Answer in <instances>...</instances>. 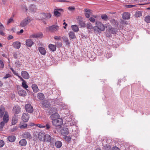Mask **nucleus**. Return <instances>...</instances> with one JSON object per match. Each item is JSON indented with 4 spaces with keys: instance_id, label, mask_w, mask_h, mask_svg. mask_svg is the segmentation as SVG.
I'll return each mask as SVG.
<instances>
[{
    "instance_id": "obj_1",
    "label": "nucleus",
    "mask_w": 150,
    "mask_h": 150,
    "mask_svg": "<svg viewBox=\"0 0 150 150\" xmlns=\"http://www.w3.org/2000/svg\"><path fill=\"white\" fill-rule=\"evenodd\" d=\"M105 29V26L102 23L98 21L96 22V26H94V32L95 34H98Z\"/></svg>"
},
{
    "instance_id": "obj_2",
    "label": "nucleus",
    "mask_w": 150,
    "mask_h": 150,
    "mask_svg": "<svg viewBox=\"0 0 150 150\" xmlns=\"http://www.w3.org/2000/svg\"><path fill=\"white\" fill-rule=\"evenodd\" d=\"M53 125L55 127H59L61 126L63 123V120L62 118L59 117L54 120L52 121Z\"/></svg>"
},
{
    "instance_id": "obj_3",
    "label": "nucleus",
    "mask_w": 150,
    "mask_h": 150,
    "mask_svg": "<svg viewBox=\"0 0 150 150\" xmlns=\"http://www.w3.org/2000/svg\"><path fill=\"white\" fill-rule=\"evenodd\" d=\"M31 21L30 18L28 17L23 20L20 23V25L22 27H24L27 25Z\"/></svg>"
},
{
    "instance_id": "obj_4",
    "label": "nucleus",
    "mask_w": 150,
    "mask_h": 150,
    "mask_svg": "<svg viewBox=\"0 0 150 150\" xmlns=\"http://www.w3.org/2000/svg\"><path fill=\"white\" fill-rule=\"evenodd\" d=\"M25 108L26 111L28 113H31L33 112V106L30 104L25 105Z\"/></svg>"
},
{
    "instance_id": "obj_5",
    "label": "nucleus",
    "mask_w": 150,
    "mask_h": 150,
    "mask_svg": "<svg viewBox=\"0 0 150 150\" xmlns=\"http://www.w3.org/2000/svg\"><path fill=\"white\" fill-rule=\"evenodd\" d=\"M47 29H48L50 32H53L58 31L59 29V27L57 25H54L49 26L48 28H47Z\"/></svg>"
},
{
    "instance_id": "obj_6",
    "label": "nucleus",
    "mask_w": 150,
    "mask_h": 150,
    "mask_svg": "<svg viewBox=\"0 0 150 150\" xmlns=\"http://www.w3.org/2000/svg\"><path fill=\"white\" fill-rule=\"evenodd\" d=\"M23 137L28 140H30L32 138V136L29 132H25L22 134Z\"/></svg>"
},
{
    "instance_id": "obj_7",
    "label": "nucleus",
    "mask_w": 150,
    "mask_h": 150,
    "mask_svg": "<svg viewBox=\"0 0 150 150\" xmlns=\"http://www.w3.org/2000/svg\"><path fill=\"white\" fill-rule=\"evenodd\" d=\"M3 119V121L2 122L6 124L8 122L9 120V116L7 112H5Z\"/></svg>"
},
{
    "instance_id": "obj_8",
    "label": "nucleus",
    "mask_w": 150,
    "mask_h": 150,
    "mask_svg": "<svg viewBox=\"0 0 150 150\" xmlns=\"http://www.w3.org/2000/svg\"><path fill=\"white\" fill-rule=\"evenodd\" d=\"M52 15L50 13H42L40 14V16L43 19H47L50 18L51 17Z\"/></svg>"
},
{
    "instance_id": "obj_9",
    "label": "nucleus",
    "mask_w": 150,
    "mask_h": 150,
    "mask_svg": "<svg viewBox=\"0 0 150 150\" xmlns=\"http://www.w3.org/2000/svg\"><path fill=\"white\" fill-rule=\"evenodd\" d=\"M50 114V118L52 121L54 120L59 117V115L58 112H55L54 113H52Z\"/></svg>"
},
{
    "instance_id": "obj_10",
    "label": "nucleus",
    "mask_w": 150,
    "mask_h": 150,
    "mask_svg": "<svg viewBox=\"0 0 150 150\" xmlns=\"http://www.w3.org/2000/svg\"><path fill=\"white\" fill-rule=\"evenodd\" d=\"M29 118V115L28 113H24L22 116V119L24 122L28 121Z\"/></svg>"
},
{
    "instance_id": "obj_11",
    "label": "nucleus",
    "mask_w": 150,
    "mask_h": 150,
    "mask_svg": "<svg viewBox=\"0 0 150 150\" xmlns=\"http://www.w3.org/2000/svg\"><path fill=\"white\" fill-rule=\"evenodd\" d=\"M45 140L47 142H50L51 143H54V139L51 137V136L48 134L45 135Z\"/></svg>"
},
{
    "instance_id": "obj_12",
    "label": "nucleus",
    "mask_w": 150,
    "mask_h": 150,
    "mask_svg": "<svg viewBox=\"0 0 150 150\" xmlns=\"http://www.w3.org/2000/svg\"><path fill=\"white\" fill-rule=\"evenodd\" d=\"M43 108H48L50 106V104L49 102L47 100H45L41 103Z\"/></svg>"
},
{
    "instance_id": "obj_13",
    "label": "nucleus",
    "mask_w": 150,
    "mask_h": 150,
    "mask_svg": "<svg viewBox=\"0 0 150 150\" xmlns=\"http://www.w3.org/2000/svg\"><path fill=\"white\" fill-rule=\"evenodd\" d=\"M21 76L23 78L25 79H28L30 77L28 73L26 71H23L21 72Z\"/></svg>"
},
{
    "instance_id": "obj_14",
    "label": "nucleus",
    "mask_w": 150,
    "mask_h": 150,
    "mask_svg": "<svg viewBox=\"0 0 150 150\" xmlns=\"http://www.w3.org/2000/svg\"><path fill=\"white\" fill-rule=\"evenodd\" d=\"M87 28L88 29V31L89 32L92 33V31H94V27H93L92 24L89 23H87L86 25Z\"/></svg>"
},
{
    "instance_id": "obj_15",
    "label": "nucleus",
    "mask_w": 150,
    "mask_h": 150,
    "mask_svg": "<svg viewBox=\"0 0 150 150\" xmlns=\"http://www.w3.org/2000/svg\"><path fill=\"white\" fill-rule=\"evenodd\" d=\"M63 11V10L62 8L55 9L54 11V14L55 16L59 17L61 15L60 12Z\"/></svg>"
},
{
    "instance_id": "obj_16",
    "label": "nucleus",
    "mask_w": 150,
    "mask_h": 150,
    "mask_svg": "<svg viewBox=\"0 0 150 150\" xmlns=\"http://www.w3.org/2000/svg\"><path fill=\"white\" fill-rule=\"evenodd\" d=\"M13 112L16 114H18L21 112V108L18 105L14 106L13 108Z\"/></svg>"
},
{
    "instance_id": "obj_17",
    "label": "nucleus",
    "mask_w": 150,
    "mask_h": 150,
    "mask_svg": "<svg viewBox=\"0 0 150 150\" xmlns=\"http://www.w3.org/2000/svg\"><path fill=\"white\" fill-rule=\"evenodd\" d=\"M61 133L62 135L64 136L68 134L69 133L68 128L67 127H64L61 130Z\"/></svg>"
},
{
    "instance_id": "obj_18",
    "label": "nucleus",
    "mask_w": 150,
    "mask_h": 150,
    "mask_svg": "<svg viewBox=\"0 0 150 150\" xmlns=\"http://www.w3.org/2000/svg\"><path fill=\"white\" fill-rule=\"evenodd\" d=\"M33 42L31 39H28L26 40L25 44L27 47H31L33 45Z\"/></svg>"
},
{
    "instance_id": "obj_19",
    "label": "nucleus",
    "mask_w": 150,
    "mask_h": 150,
    "mask_svg": "<svg viewBox=\"0 0 150 150\" xmlns=\"http://www.w3.org/2000/svg\"><path fill=\"white\" fill-rule=\"evenodd\" d=\"M13 45L15 48L18 49L21 46V43L18 41L14 42L13 43Z\"/></svg>"
},
{
    "instance_id": "obj_20",
    "label": "nucleus",
    "mask_w": 150,
    "mask_h": 150,
    "mask_svg": "<svg viewBox=\"0 0 150 150\" xmlns=\"http://www.w3.org/2000/svg\"><path fill=\"white\" fill-rule=\"evenodd\" d=\"M130 14L127 12L124 13L122 14V18L123 19L126 20L129 19L130 18Z\"/></svg>"
},
{
    "instance_id": "obj_21",
    "label": "nucleus",
    "mask_w": 150,
    "mask_h": 150,
    "mask_svg": "<svg viewBox=\"0 0 150 150\" xmlns=\"http://www.w3.org/2000/svg\"><path fill=\"white\" fill-rule=\"evenodd\" d=\"M18 94L20 96L24 97L26 96V91L24 90H21L18 91Z\"/></svg>"
},
{
    "instance_id": "obj_22",
    "label": "nucleus",
    "mask_w": 150,
    "mask_h": 150,
    "mask_svg": "<svg viewBox=\"0 0 150 150\" xmlns=\"http://www.w3.org/2000/svg\"><path fill=\"white\" fill-rule=\"evenodd\" d=\"M31 87L34 93H36L39 91V90L38 87L36 84H33L32 85Z\"/></svg>"
},
{
    "instance_id": "obj_23",
    "label": "nucleus",
    "mask_w": 150,
    "mask_h": 150,
    "mask_svg": "<svg viewBox=\"0 0 150 150\" xmlns=\"http://www.w3.org/2000/svg\"><path fill=\"white\" fill-rule=\"evenodd\" d=\"M38 50L41 54L45 55L46 53V51L45 49L42 47H40L38 48Z\"/></svg>"
},
{
    "instance_id": "obj_24",
    "label": "nucleus",
    "mask_w": 150,
    "mask_h": 150,
    "mask_svg": "<svg viewBox=\"0 0 150 150\" xmlns=\"http://www.w3.org/2000/svg\"><path fill=\"white\" fill-rule=\"evenodd\" d=\"M27 142L25 139H22L19 142V144L21 146H25L27 144Z\"/></svg>"
},
{
    "instance_id": "obj_25",
    "label": "nucleus",
    "mask_w": 150,
    "mask_h": 150,
    "mask_svg": "<svg viewBox=\"0 0 150 150\" xmlns=\"http://www.w3.org/2000/svg\"><path fill=\"white\" fill-rule=\"evenodd\" d=\"M55 112H57V109L55 107H52L51 108L49 111V113L50 114L54 113Z\"/></svg>"
},
{
    "instance_id": "obj_26",
    "label": "nucleus",
    "mask_w": 150,
    "mask_h": 150,
    "mask_svg": "<svg viewBox=\"0 0 150 150\" xmlns=\"http://www.w3.org/2000/svg\"><path fill=\"white\" fill-rule=\"evenodd\" d=\"M5 108L3 105H1L0 107V116L2 117L4 113Z\"/></svg>"
},
{
    "instance_id": "obj_27",
    "label": "nucleus",
    "mask_w": 150,
    "mask_h": 150,
    "mask_svg": "<svg viewBox=\"0 0 150 150\" xmlns=\"http://www.w3.org/2000/svg\"><path fill=\"white\" fill-rule=\"evenodd\" d=\"M37 96L38 98L40 100H43L45 98L44 94L40 93H38Z\"/></svg>"
},
{
    "instance_id": "obj_28",
    "label": "nucleus",
    "mask_w": 150,
    "mask_h": 150,
    "mask_svg": "<svg viewBox=\"0 0 150 150\" xmlns=\"http://www.w3.org/2000/svg\"><path fill=\"white\" fill-rule=\"evenodd\" d=\"M48 47L50 50L52 51H54L56 50V47L55 45L50 44Z\"/></svg>"
},
{
    "instance_id": "obj_29",
    "label": "nucleus",
    "mask_w": 150,
    "mask_h": 150,
    "mask_svg": "<svg viewBox=\"0 0 150 150\" xmlns=\"http://www.w3.org/2000/svg\"><path fill=\"white\" fill-rule=\"evenodd\" d=\"M16 137L14 136H10L8 137V140L11 142H14L16 139Z\"/></svg>"
},
{
    "instance_id": "obj_30",
    "label": "nucleus",
    "mask_w": 150,
    "mask_h": 150,
    "mask_svg": "<svg viewBox=\"0 0 150 150\" xmlns=\"http://www.w3.org/2000/svg\"><path fill=\"white\" fill-rule=\"evenodd\" d=\"M69 35L70 38L71 39H74L76 38L75 33L73 32H70Z\"/></svg>"
},
{
    "instance_id": "obj_31",
    "label": "nucleus",
    "mask_w": 150,
    "mask_h": 150,
    "mask_svg": "<svg viewBox=\"0 0 150 150\" xmlns=\"http://www.w3.org/2000/svg\"><path fill=\"white\" fill-rule=\"evenodd\" d=\"M28 125L24 123H20V128L21 129H25L27 128Z\"/></svg>"
},
{
    "instance_id": "obj_32",
    "label": "nucleus",
    "mask_w": 150,
    "mask_h": 150,
    "mask_svg": "<svg viewBox=\"0 0 150 150\" xmlns=\"http://www.w3.org/2000/svg\"><path fill=\"white\" fill-rule=\"evenodd\" d=\"M62 38L63 41L65 43L66 45H69L70 44V42L68 38L66 37H63Z\"/></svg>"
},
{
    "instance_id": "obj_33",
    "label": "nucleus",
    "mask_w": 150,
    "mask_h": 150,
    "mask_svg": "<svg viewBox=\"0 0 150 150\" xmlns=\"http://www.w3.org/2000/svg\"><path fill=\"white\" fill-rule=\"evenodd\" d=\"M71 28L72 30L75 32H77L79 30V28L76 25H72Z\"/></svg>"
},
{
    "instance_id": "obj_34",
    "label": "nucleus",
    "mask_w": 150,
    "mask_h": 150,
    "mask_svg": "<svg viewBox=\"0 0 150 150\" xmlns=\"http://www.w3.org/2000/svg\"><path fill=\"white\" fill-rule=\"evenodd\" d=\"M55 145L56 147L59 148L62 146V143L60 141H57L55 143Z\"/></svg>"
},
{
    "instance_id": "obj_35",
    "label": "nucleus",
    "mask_w": 150,
    "mask_h": 150,
    "mask_svg": "<svg viewBox=\"0 0 150 150\" xmlns=\"http://www.w3.org/2000/svg\"><path fill=\"white\" fill-rule=\"evenodd\" d=\"M110 32L111 34H114L116 33V29L115 28H112V27H110L109 28Z\"/></svg>"
},
{
    "instance_id": "obj_36",
    "label": "nucleus",
    "mask_w": 150,
    "mask_h": 150,
    "mask_svg": "<svg viewBox=\"0 0 150 150\" xmlns=\"http://www.w3.org/2000/svg\"><path fill=\"white\" fill-rule=\"evenodd\" d=\"M111 23L114 26H117L118 25V22L115 19H112L111 21Z\"/></svg>"
},
{
    "instance_id": "obj_37",
    "label": "nucleus",
    "mask_w": 150,
    "mask_h": 150,
    "mask_svg": "<svg viewBox=\"0 0 150 150\" xmlns=\"http://www.w3.org/2000/svg\"><path fill=\"white\" fill-rule=\"evenodd\" d=\"M142 16V13L141 11H137L135 14V16L137 17H139Z\"/></svg>"
},
{
    "instance_id": "obj_38",
    "label": "nucleus",
    "mask_w": 150,
    "mask_h": 150,
    "mask_svg": "<svg viewBox=\"0 0 150 150\" xmlns=\"http://www.w3.org/2000/svg\"><path fill=\"white\" fill-rule=\"evenodd\" d=\"M29 9L33 12H34L36 10L35 6L33 4H31L29 7Z\"/></svg>"
},
{
    "instance_id": "obj_39",
    "label": "nucleus",
    "mask_w": 150,
    "mask_h": 150,
    "mask_svg": "<svg viewBox=\"0 0 150 150\" xmlns=\"http://www.w3.org/2000/svg\"><path fill=\"white\" fill-rule=\"evenodd\" d=\"M68 122H67V126H72L74 125L75 124V122L71 119L68 121Z\"/></svg>"
},
{
    "instance_id": "obj_40",
    "label": "nucleus",
    "mask_w": 150,
    "mask_h": 150,
    "mask_svg": "<svg viewBox=\"0 0 150 150\" xmlns=\"http://www.w3.org/2000/svg\"><path fill=\"white\" fill-rule=\"evenodd\" d=\"M22 86L24 88L26 89L27 90V88H28V85L27 84V83L26 81H24V82H22Z\"/></svg>"
},
{
    "instance_id": "obj_41",
    "label": "nucleus",
    "mask_w": 150,
    "mask_h": 150,
    "mask_svg": "<svg viewBox=\"0 0 150 150\" xmlns=\"http://www.w3.org/2000/svg\"><path fill=\"white\" fill-rule=\"evenodd\" d=\"M79 25L81 27H84L85 26V23L82 21L81 20H79Z\"/></svg>"
},
{
    "instance_id": "obj_42",
    "label": "nucleus",
    "mask_w": 150,
    "mask_h": 150,
    "mask_svg": "<svg viewBox=\"0 0 150 150\" xmlns=\"http://www.w3.org/2000/svg\"><path fill=\"white\" fill-rule=\"evenodd\" d=\"M18 119L16 118H13L12 120V124L13 125H15L17 122Z\"/></svg>"
},
{
    "instance_id": "obj_43",
    "label": "nucleus",
    "mask_w": 150,
    "mask_h": 150,
    "mask_svg": "<svg viewBox=\"0 0 150 150\" xmlns=\"http://www.w3.org/2000/svg\"><path fill=\"white\" fill-rule=\"evenodd\" d=\"M36 37L37 38H41L42 37L43 34L41 32H39L36 33Z\"/></svg>"
},
{
    "instance_id": "obj_44",
    "label": "nucleus",
    "mask_w": 150,
    "mask_h": 150,
    "mask_svg": "<svg viewBox=\"0 0 150 150\" xmlns=\"http://www.w3.org/2000/svg\"><path fill=\"white\" fill-rule=\"evenodd\" d=\"M145 21L146 23H150V16H146L145 18Z\"/></svg>"
},
{
    "instance_id": "obj_45",
    "label": "nucleus",
    "mask_w": 150,
    "mask_h": 150,
    "mask_svg": "<svg viewBox=\"0 0 150 150\" xmlns=\"http://www.w3.org/2000/svg\"><path fill=\"white\" fill-rule=\"evenodd\" d=\"M6 123L2 121L0 122V130H2Z\"/></svg>"
},
{
    "instance_id": "obj_46",
    "label": "nucleus",
    "mask_w": 150,
    "mask_h": 150,
    "mask_svg": "<svg viewBox=\"0 0 150 150\" xmlns=\"http://www.w3.org/2000/svg\"><path fill=\"white\" fill-rule=\"evenodd\" d=\"M136 6L135 5H125L124 6V7L127 8H131Z\"/></svg>"
},
{
    "instance_id": "obj_47",
    "label": "nucleus",
    "mask_w": 150,
    "mask_h": 150,
    "mask_svg": "<svg viewBox=\"0 0 150 150\" xmlns=\"http://www.w3.org/2000/svg\"><path fill=\"white\" fill-rule=\"evenodd\" d=\"M112 56V53L111 52L109 51L105 55V57L108 58Z\"/></svg>"
},
{
    "instance_id": "obj_48",
    "label": "nucleus",
    "mask_w": 150,
    "mask_h": 150,
    "mask_svg": "<svg viewBox=\"0 0 150 150\" xmlns=\"http://www.w3.org/2000/svg\"><path fill=\"white\" fill-rule=\"evenodd\" d=\"M101 17L105 21H106L108 19V17L105 14H103L101 16Z\"/></svg>"
},
{
    "instance_id": "obj_49",
    "label": "nucleus",
    "mask_w": 150,
    "mask_h": 150,
    "mask_svg": "<svg viewBox=\"0 0 150 150\" xmlns=\"http://www.w3.org/2000/svg\"><path fill=\"white\" fill-rule=\"evenodd\" d=\"M13 16L14 15H13L9 19H8V21L7 22V24H8L9 23H11L13 21Z\"/></svg>"
},
{
    "instance_id": "obj_50",
    "label": "nucleus",
    "mask_w": 150,
    "mask_h": 150,
    "mask_svg": "<svg viewBox=\"0 0 150 150\" xmlns=\"http://www.w3.org/2000/svg\"><path fill=\"white\" fill-rule=\"evenodd\" d=\"M11 77V75L9 74H6L3 77L4 79H6L8 78H10Z\"/></svg>"
},
{
    "instance_id": "obj_51",
    "label": "nucleus",
    "mask_w": 150,
    "mask_h": 150,
    "mask_svg": "<svg viewBox=\"0 0 150 150\" xmlns=\"http://www.w3.org/2000/svg\"><path fill=\"white\" fill-rule=\"evenodd\" d=\"M29 38H37L36 33L31 35H30Z\"/></svg>"
},
{
    "instance_id": "obj_52",
    "label": "nucleus",
    "mask_w": 150,
    "mask_h": 150,
    "mask_svg": "<svg viewBox=\"0 0 150 150\" xmlns=\"http://www.w3.org/2000/svg\"><path fill=\"white\" fill-rule=\"evenodd\" d=\"M45 126V127L47 130H48L51 127L50 125L48 123H46Z\"/></svg>"
},
{
    "instance_id": "obj_53",
    "label": "nucleus",
    "mask_w": 150,
    "mask_h": 150,
    "mask_svg": "<svg viewBox=\"0 0 150 150\" xmlns=\"http://www.w3.org/2000/svg\"><path fill=\"white\" fill-rule=\"evenodd\" d=\"M4 67V64L2 61L0 60V68L3 69Z\"/></svg>"
},
{
    "instance_id": "obj_54",
    "label": "nucleus",
    "mask_w": 150,
    "mask_h": 150,
    "mask_svg": "<svg viewBox=\"0 0 150 150\" xmlns=\"http://www.w3.org/2000/svg\"><path fill=\"white\" fill-rule=\"evenodd\" d=\"M35 125L37 126L40 128H44L45 127V126L42 124H38Z\"/></svg>"
},
{
    "instance_id": "obj_55",
    "label": "nucleus",
    "mask_w": 150,
    "mask_h": 150,
    "mask_svg": "<svg viewBox=\"0 0 150 150\" xmlns=\"http://www.w3.org/2000/svg\"><path fill=\"white\" fill-rule=\"evenodd\" d=\"M4 142L2 140H0V147H1L3 146L4 145Z\"/></svg>"
},
{
    "instance_id": "obj_56",
    "label": "nucleus",
    "mask_w": 150,
    "mask_h": 150,
    "mask_svg": "<svg viewBox=\"0 0 150 150\" xmlns=\"http://www.w3.org/2000/svg\"><path fill=\"white\" fill-rule=\"evenodd\" d=\"M10 69L12 71L13 73L15 75H16V76H18V74L17 73H16V71L12 68H10Z\"/></svg>"
},
{
    "instance_id": "obj_57",
    "label": "nucleus",
    "mask_w": 150,
    "mask_h": 150,
    "mask_svg": "<svg viewBox=\"0 0 150 150\" xmlns=\"http://www.w3.org/2000/svg\"><path fill=\"white\" fill-rule=\"evenodd\" d=\"M65 139L66 141H67L68 142H69L70 141L71 138L69 136H66L65 137Z\"/></svg>"
},
{
    "instance_id": "obj_58",
    "label": "nucleus",
    "mask_w": 150,
    "mask_h": 150,
    "mask_svg": "<svg viewBox=\"0 0 150 150\" xmlns=\"http://www.w3.org/2000/svg\"><path fill=\"white\" fill-rule=\"evenodd\" d=\"M60 38V36H55L54 37V39L56 40H60L61 39Z\"/></svg>"
},
{
    "instance_id": "obj_59",
    "label": "nucleus",
    "mask_w": 150,
    "mask_h": 150,
    "mask_svg": "<svg viewBox=\"0 0 150 150\" xmlns=\"http://www.w3.org/2000/svg\"><path fill=\"white\" fill-rule=\"evenodd\" d=\"M89 20L91 22H95V19L93 18V17H91L90 18H89Z\"/></svg>"
},
{
    "instance_id": "obj_60",
    "label": "nucleus",
    "mask_w": 150,
    "mask_h": 150,
    "mask_svg": "<svg viewBox=\"0 0 150 150\" xmlns=\"http://www.w3.org/2000/svg\"><path fill=\"white\" fill-rule=\"evenodd\" d=\"M68 10L71 11H72L74 10L75 8L74 7H69L68 8Z\"/></svg>"
},
{
    "instance_id": "obj_61",
    "label": "nucleus",
    "mask_w": 150,
    "mask_h": 150,
    "mask_svg": "<svg viewBox=\"0 0 150 150\" xmlns=\"http://www.w3.org/2000/svg\"><path fill=\"white\" fill-rule=\"evenodd\" d=\"M0 29H5L4 26L1 22H0Z\"/></svg>"
},
{
    "instance_id": "obj_62",
    "label": "nucleus",
    "mask_w": 150,
    "mask_h": 150,
    "mask_svg": "<svg viewBox=\"0 0 150 150\" xmlns=\"http://www.w3.org/2000/svg\"><path fill=\"white\" fill-rule=\"evenodd\" d=\"M4 30V29H0V35H4V33L3 32V31Z\"/></svg>"
},
{
    "instance_id": "obj_63",
    "label": "nucleus",
    "mask_w": 150,
    "mask_h": 150,
    "mask_svg": "<svg viewBox=\"0 0 150 150\" xmlns=\"http://www.w3.org/2000/svg\"><path fill=\"white\" fill-rule=\"evenodd\" d=\"M18 77L19 79H20V80L23 81V82H24V81H25L24 80L22 77H21L20 76L18 75Z\"/></svg>"
},
{
    "instance_id": "obj_64",
    "label": "nucleus",
    "mask_w": 150,
    "mask_h": 150,
    "mask_svg": "<svg viewBox=\"0 0 150 150\" xmlns=\"http://www.w3.org/2000/svg\"><path fill=\"white\" fill-rule=\"evenodd\" d=\"M112 150H120V149L117 146H115L112 148Z\"/></svg>"
}]
</instances>
